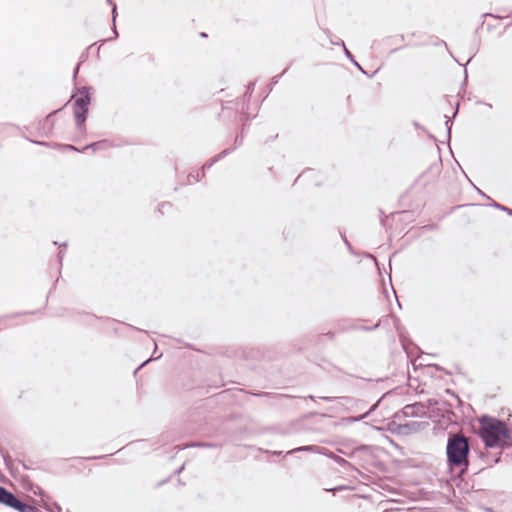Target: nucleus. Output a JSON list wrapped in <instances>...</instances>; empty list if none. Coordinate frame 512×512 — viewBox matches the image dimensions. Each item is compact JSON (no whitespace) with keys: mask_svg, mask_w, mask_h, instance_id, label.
Wrapping results in <instances>:
<instances>
[{"mask_svg":"<svg viewBox=\"0 0 512 512\" xmlns=\"http://www.w3.org/2000/svg\"><path fill=\"white\" fill-rule=\"evenodd\" d=\"M469 452L470 446L467 437L460 433L449 435L446 455L450 469L458 468L461 472L466 471L469 466Z\"/></svg>","mask_w":512,"mask_h":512,"instance_id":"nucleus-1","label":"nucleus"},{"mask_svg":"<svg viewBox=\"0 0 512 512\" xmlns=\"http://www.w3.org/2000/svg\"><path fill=\"white\" fill-rule=\"evenodd\" d=\"M479 434L487 447H500L510 439L505 422L490 416L481 417Z\"/></svg>","mask_w":512,"mask_h":512,"instance_id":"nucleus-2","label":"nucleus"},{"mask_svg":"<svg viewBox=\"0 0 512 512\" xmlns=\"http://www.w3.org/2000/svg\"><path fill=\"white\" fill-rule=\"evenodd\" d=\"M297 452H312V453L322 454V455H325V456L333 459L335 462H337L338 464H340L343 467H352L351 463H349L347 460L334 454L333 452H329L328 449H326L322 446H318V445L301 446V447L294 448V449L288 451L287 454L291 455V454H294Z\"/></svg>","mask_w":512,"mask_h":512,"instance_id":"nucleus-3","label":"nucleus"},{"mask_svg":"<svg viewBox=\"0 0 512 512\" xmlns=\"http://www.w3.org/2000/svg\"><path fill=\"white\" fill-rule=\"evenodd\" d=\"M87 105L88 99L85 97H79L74 102V116L78 126H80L85 121Z\"/></svg>","mask_w":512,"mask_h":512,"instance_id":"nucleus-4","label":"nucleus"},{"mask_svg":"<svg viewBox=\"0 0 512 512\" xmlns=\"http://www.w3.org/2000/svg\"><path fill=\"white\" fill-rule=\"evenodd\" d=\"M227 153H228V150H224V151H222L218 156H216L215 158H213L210 162H208V163L204 164V165H203V167H202L201 172H199V171H198L195 175H194V174H192V173H191V174H189V176H188V181H189V183H192L193 181H194V182H198V181L200 180V178L204 176V172H205V170H206V169H209L210 167H212V165H213L216 161H218V160H219L220 158H222L223 156L227 155Z\"/></svg>","mask_w":512,"mask_h":512,"instance_id":"nucleus-5","label":"nucleus"},{"mask_svg":"<svg viewBox=\"0 0 512 512\" xmlns=\"http://www.w3.org/2000/svg\"><path fill=\"white\" fill-rule=\"evenodd\" d=\"M0 503L10 507L16 503V497L2 486H0Z\"/></svg>","mask_w":512,"mask_h":512,"instance_id":"nucleus-6","label":"nucleus"},{"mask_svg":"<svg viewBox=\"0 0 512 512\" xmlns=\"http://www.w3.org/2000/svg\"><path fill=\"white\" fill-rule=\"evenodd\" d=\"M12 508H15L19 512H37V509L34 506L23 503L16 498V503H13Z\"/></svg>","mask_w":512,"mask_h":512,"instance_id":"nucleus-7","label":"nucleus"},{"mask_svg":"<svg viewBox=\"0 0 512 512\" xmlns=\"http://www.w3.org/2000/svg\"><path fill=\"white\" fill-rule=\"evenodd\" d=\"M332 43H333V44H335L334 42H332ZM336 44L343 46L344 51H345V55H346V56H347V57H348V58H349V59H350V60H351V61H352V62H353V63H354V64H355V65H356V66H357V67H358L362 72H364V71L362 70L361 66H360V65H359V64L354 60V58H353L352 54L350 53V51L345 47L344 42H343V41H340L339 43L337 42Z\"/></svg>","mask_w":512,"mask_h":512,"instance_id":"nucleus-8","label":"nucleus"},{"mask_svg":"<svg viewBox=\"0 0 512 512\" xmlns=\"http://www.w3.org/2000/svg\"><path fill=\"white\" fill-rule=\"evenodd\" d=\"M495 207L501 209V210H504V211H507L510 215H512V210L507 208V207H504V206H501L500 204H494Z\"/></svg>","mask_w":512,"mask_h":512,"instance_id":"nucleus-9","label":"nucleus"},{"mask_svg":"<svg viewBox=\"0 0 512 512\" xmlns=\"http://www.w3.org/2000/svg\"><path fill=\"white\" fill-rule=\"evenodd\" d=\"M112 13H113V23L115 24V14H116V5L115 4H113ZM114 34L117 36V31H116L115 27H114Z\"/></svg>","mask_w":512,"mask_h":512,"instance_id":"nucleus-10","label":"nucleus"},{"mask_svg":"<svg viewBox=\"0 0 512 512\" xmlns=\"http://www.w3.org/2000/svg\"><path fill=\"white\" fill-rule=\"evenodd\" d=\"M191 446H198V447H214V445H212V444H207V443H196V444H192Z\"/></svg>","mask_w":512,"mask_h":512,"instance_id":"nucleus-11","label":"nucleus"},{"mask_svg":"<svg viewBox=\"0 0 512 512\" xmlns=\"http://www.w3.org/2000/svg\"><path fill=\"white\" fill-rule=\"evenodd\" d=\"M286 72V70H284V72L278 76H275L272 78V84H276L279 80V78Z\"/></svg>","mask_w":512,"mask_h":512,"instance_id":"nucleus-12","label":"nucleus"},{"mask_svg":"<svg viewBox=\"0 0 512 512\" xmlns=\"http://www.w3.org/2000/svg\"><path fill=\"white\" fill-rule=\"evenodd\" d=\"M412 409H413V406H411V405H407V406L404 408V410H405V414H410V413H411V412H410V410H412Z\"/></svg>","mask_w":512,"mask_h":512,"instance_id":"nucleus-13","label":"nucleus"},{"mask_svg":"<svg viewBox=\"0 0 512 512\" xmlns=\"http://www.w3.org/2000/svg\"><path fill=\"white\" fill-rule=\"evenodd\" d=\"M89 149H92L94 151L95 150V144L92 143V144L87 145V146L84 147V150H89Z\"/></svg>","mask_w":512,"mask_h":512,"instance_id":"nucleus-14","label":"nucleus"},{"mask_svg":"<svg viewBox=\"0 0 512 512\" xmlns=\"http://www.w3.org/2000/svg\"><path fill=\"white\" fill-rule=\"evenodd\" d=\"M169 206H170V204H169V203H163V204L160 206L159 211H160L161 213H163V208H165V207H169Z\"/></svg>","mask_w":512,"mask_h":512,"instance_id":"nucleus-15","label":"nucleus"},{"mask_svg":"<svg viewBox=\"0 0 512 512\" xmlns=\"http://www.w3.org/2000/svg\"><path fill=\"white\" fill-rule=\"evenodd\" d=\"M449 123H450V119L448 118V119L446 120V122H445V124H446V126H447V128H448V133H450V129H451V127H450Z\"/></svg>","mask_w":512,"mask_h":512,"instance_id":"nucleus-16","label":"nucleus"},{"mask_svg":"<svg viewBox=\"0 0 512 512\" xmlns=\"http://www.w3.org/2000/svg\"><path fill=\"white\" fill-rule=\"evenodd\" d=\"M66 149H69V150H78L76 147H74L73 145H67L66 146Z\"/></svg>","mask_w":512,"mask_h":512,"instance_id":"nucleus-17","label":"nucleus"},{"mask_svg":"<svg viewBox=\"0 0 512 512\" xmlns=\"http://www.w3.org/2000/svg\"><path fill=\"white\" fill-rule=\"evenodd\" d=\"M253 87H254V83H250L249 86H248V90L249 91H252L253 90Z\"/></svg>","mask_w":512,"mask_h":512,"instance_id":"nucleus-18","label":"nucleus"},{"mask_svg":"<svg viewBox=\"0 0 512 512\" xmlns=\"http://www.w3.org/2000/svg\"><path fill=\"white\" fill-rule=\"evenodd\" d=\"M184 469V466H181V468L177 471L178 473L181 472Z\"/></svg>","mask_w":512,"mask_h":512,"instance_id":"nucleus-19","label":"nucleus"},{"mask_svg":"<svg viewBox=\"0 0 512 512\" xmlns=\"http://www.w3.org/2000/svg\"><path fill=\"white\" fill-rule=\"evenodd\" d=\"M100 144H101V142H100V141H98V142H97L98 149L100 148Z\"/></svg>","mask_w":512,"mask_h":512,"instance_id":"nucleus-20","label":"nucleus"},{"mask_svg":"<svg viewBox=\"0 0 512 512\" xmlns=\"http://www.w3.org/2000/svg\"><path fill=\"white\" fill-rule=\"evenodd\" d=\"M107 2L111 3V0H107Z\"/></svg>","mask_w":512,"mask_h":512,"instance_id":"nucleus-21","label":"nucleus"}]
</instances>
